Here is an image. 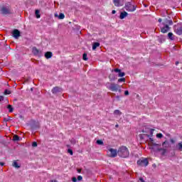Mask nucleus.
I'll list each match as a JSON object with an SVG mask.
<instances>
[{
    "mask_svg": "<svg viewBox=\"0 0 182 182\" xmlns=\"http://www.w3.org/2000/svg\"><path fill=\"white\" fill-rule=\"evenodd\" d=\"M0 166H5V163H4V162H0Z\"/></svg>",
    "mask_w": 182,
    "mask_h": 182,
    "instance_id": "nucleus-45",
    "label": "nucleus"
},
{
    "mask_svg": "<svg viewBox=\"0 0 182 182\" xmlns=\"http://www.w3.org/2000/svg\"><path fill=\"white\" fill-rule=\"evenodd\" d=\"M116 98L117 99V100H120V96L119 95H117Z\"/></svg>",
    "mask_w": 182,
    "mask_h": 182,
    "instance_id": "nucleus-43",
    "label": "nucleus"
},
{
    "mask_svg": "<svg viewBox=\"0 0 182 182\" xmlns=\"http://www.w3.org/2000/svg\"><path fill=\"white\" fill-rule=\"evenodd\" d=\"M114 114H116L117 116H121L122 112L119 109H116L114 111Z\"/></svg>",
    "mask_w": 182,
    "mask_h": 182,
    "instance_id": "nucleus-26",
    "label": "nucleus"
},
{
    "mask_svg": "<svg viewBox=\"0 0 182 182\" xmlns=\"http://www.w3.org/2000/svg\"><path fill=\"white\" fill-rule=\"evenodd\" d=\"M162 146L164 148H161V145L159 146L156 147V151H162V156H164L166 153L167 152V149L170 147V143H168L167 141H165L163 142Z\"/></svg>",
    "mask_w": 182,
    "mask_h": 182,
    "instance_id": "nucleus-3",
    "label": "nucleus"
},
{
    "mask_svg": "<svg viewBox=\"0 0 182 182\" xmlns=\"http://www.w3.org/2000/svg\"><path fill=\"white\" fill-rule=\"evenodd\" d=\"M49 182H58L56 180H50Z\"/></svg>",
    "mask_w": 182,
    "mask_h": 182,
    "instance_id": "nucleus-49",
    "label": "nucleus"
},
{
    "mask_svg": "<svg viewBox=\"0 0 182 182\" xmlns=\"http://www.w3.org/2000/svg\"><path fill=\"white\" fill-rule=\"evenodd\" d=\"M7 109H9V113L14 112V107H12V105H7Z\"/></svg>",
    "mask_w": 182,
    "mask_h": 182,
    "instance_id": "nucleus-25",
    "label": "nucleus"
},
{
    "mask_svg": "<svg viewBox=\"0 0 182 182\" xmlns=\"http://www.w3.org/2000/svg\"><path fill=\"white\" fill-rule=\"evenodd\" d=\"M41 11L39 10H36L35 11V15H36V18H37V19H39V18H41Z\"/></svg>",
    "mask_w": 182,
    "mask_h": 182,
    "instance_id": "nucleus-22",
    "label": "nucleus"
},
{
    "mask_svg": "<svg viewBox=\"0 0 182 182\" xmlns=\"http://www.w3.org/2000/svg\"><path fill=\"white\" fill-rule=\"evenodd\" d=\"M117 151H118L117 149L111 148L109 149V151L107 152V155L109 156V157L114 158L118 154Z\"/></svg>",
    "mask_w": 182,
    "mask_h": 182,
    "instance_id": "nucleus-8",
    "label": "nucleus"
},
{
    "mask_svg": "<svg viewBox=\"0 0 182 182\" xmlns=\"http://www.w3.org/2000/svg\"><path fill=\"white\" fill-rule=\"evenodd\" d=\"M97 144H99L100 146L103 145V141L100 139L97 140Z\"/></svg>",
    "mask_w": 182,
    "mask_h": 182,
    "instance_id": "nucleus-31",
    "label": "nucleus"
},
{
    "mask_svg": "<svg viewBox=\"0 0 182 182\" xmlns=\"http://www.w3.org/2000/svg\"><path fill=\"white\" fill-rule=\"evenodd\" d=\"M122 82H126V78H124V77H122V78H119V79H118V82L119 83H122Z\"/></svg>",
    "mask_w": 182,
    "mask_h": 182,
    "instance_id": "nucleus-29",
    "label": "nucleus"
},
{
    "mask_svg": "<svg viewBox=\"0 0 182 182\" xmlns=\"http://www.w3.org/2000/svg\"><path fill=\"white\" fill-rule=\"evenodd\" d=\"M11 90H4V95H11Z\"/></svg>",
    "mask_w": 182,
    "mask_h": 182,
    "instance_id": "nucleus-32",
    "label": "nucleus"
},
{
    "mask_svg": "<svg viewBox=\"0 0 182 182\" xmlns=\"http://www.w3.org/2000/svg\"><path fill=\"white\" fill-rule=\"evenodd\" d=\"M72 181L73 182H77V178H76V177H73L72 178Z\"/></svg>",
    "mask_w": 182,
    "mask_h": 182,
    "instance_id": "nucleus-38",
    "label": "nucleus"
},
{
    "mask_svg": "<svg viewBox=\"0 0 182 182\" xmlns=\"http://www.w3.org/2000/svg\"><path fill=\"white\" fill-rule=\"evenodd\" d=\"M58 19H65V14L60 13L58 16Z\"/></svg>",
    "mask_w": 182,
    "mask_h": 182,
    "instance_id": "nucleus-27",
    "label": "nucleus"
},
{
    "mask_svg": "<svg viewBox=\"0 0 182 182\" xmlns=\"http://www.w3.org/2000/svg\"><path fill=\"white\" fill-rule=\"evenodd\" d=\"M30 126L33 130H36V129H39V122L31 120L30 122Z\"/></svg>",
    "mask_w": 182,
    "mask_h": 182,
    "instance_id": "nucleus-9",
    "label": "nucleus"
},
{
    "mask_svg": "<svg viewBox=\"0 0 182 182\" xmlns=\"http://www.w3.org/2000/svg\"><path fill=\"white\" fill-rule=\"evenodd\" d=\"M124 95H125V96H129V91H128V90H126V91L124 92Z\"/></svg>",
    "mask_w": 182,
    "mask_h": 182,
    "instance_id": "nucleus-40",
    "label": "nucleus"
},
{
    "mask_svg": "<svg viewBox=\"0 0 182 182\" xmlns=\"http://www.w3.org/2000/svg\"><path fill=\"white\" fill-rule=\"evenodd\" d=\"M4 100V96H0V102H2Z\"/></svg>",
    "mask_w": 182,
    "mask_h": 182,
    "instance_id": "nucleus-41",
    "label": "nucleus"
},
{
    "mask_svg": "<svg viewBox=\"0 0 182 182\" xmlns=\"http://www.w3.org/2000/svg\"><path fill=\"white\" fill-rule=\"evenodd\" d=\"M162 21H163V20H162L161 18H159V19H158V22H159V23H161Z\"/></svg>",
    "mask_w": 182,
    "mask_h": 182,
    "instance_id": "nucleus-42",
    "label": "nucleus"
},
{
    "mask_svg": "<svg viewBox=\"0 0 182 182\" xmlns=\"http://www.w3.org/2000/svg\"><path fill=\"white\" fill-rule=\"evenodd\" d=\"M168 39H169V41H174L176 39L174 38V34H173V33H168Z\"/></svg>",
    "mask_w": 182,
    "mask_h": 182,
    "instance_id": "nucleus-19",
    "label": "nucleus"
},
{
    "mask_svg": "<svg viewBox=\"0 0 182 182\" xmlns=\"http://www.w3.org/2000/svg\"><path fill=\"white\" fill-rule=\"evenodd\" d=\"M146 137H150V135L146 134Z\"/></svg>",
    "mask_w": 182,
    "mask_h": 182,
    "instance_id": "nucleus-51",
    "label": "nucleus"
},
{
    "mask_svg": "<svg viewBox=\"0 0 182 182\" xmlns=\"http://www.w3.org/2000/svg\"><path fill=\"white\" fill-rule=\"evenodd\" d=\"M32 53L35 56H38L39 58L42 56V51L39 50L36 47L33 48Z\"/></svg>",
    "mask_w": 182,
    "mask_h": 182,
    "instance_id": "nucleus-10",
    "label": "nucleus"
},
{
    "mask_svg": "<svg viewBox=\"0 0 182 182\" xmlns=\"http://www.w3.org/2000/svg\"><path fill=\"white\" fill-rule=\"evenodd\" d=\"M178 149L180 151H182V141L178 144Z\"/></svg>",
    "mask_w": 182,
    "mask_h": 182,
    "instance_id": "nucleus-28",
    "label": "nucleus"
},
{
    "mask_svg": "<svg viewBox=\"0 0 182 182\" xmlns=\"http://www.w3.org/2000/svg\"><path fill=\"white\" fill-rule=\"evenodd\" d=\"M136 163L140 167H147V166H149V160L146 158L140 159Z\"/></svg>",
    "mask_w": 182,
    "mask_h": 182,
    "instance_id": "nucleus-6",
    "label": "nucleus"
},
{
    "mask_svg": "<svg viewBox=\"0 0 182 182\" xmlns=\"http://www.w3.org/2000/svg\"><path fill=\"white\" fill-rule=\"evenodd\" d=\"M108 77L111 81L116 80V76L114 74H110Z\"/></svg>",
    "mask_w": 182,
    "mask_h": 182,
    "instance_id": "nucleus-23",
    "label": "nucleus"
},
{
    "mask_svg": "<svg viewBox=\"0 0 182 182\" xmlns=\"http://www.w3.org/2000/svg\"><path fill=\"white\" fill-rule=\"evenodd\" d=\"M13 140L14 141H19V140H21V138L18 135H14L13 136Z\"/></svg>",
    "mask_w": 182,
    "mask_h": 182,
    "instance_id": "nucleus-24",
    "label": "nucleus"
},
{
    "mask_svg": "<svg viewBox=\"0 0 182 182\" xmlns=\"http://www.w3.org/2000/svg\"><path fill=\"white\" fill-rule=\"evenodd\" d=\"M120 1H121V0H113L114 5L115 6H122L123 4H122L120 3Z\"/></svg>",
    "mask_w": 182,
    "mask_h": 182,
    "instance_id": "nucleus-17",
    "label": "nucleus"
},
{
    "mask_svg": "<svg viewBox=\"0 0 182 182\" xmlns=\"http://www.w3.org/2000/svg\"><path fill=\"white\" fill-rule=\"evenodd\" d=\"M77 173H82V169H77Z\"/></svg>",
    "mask_w": 182,
    "mask_h": 182,
    "instance_id": "nucleus-46",
    "label": "nucleus"
},
{
    "mask_svg": "<svg viewBox=\"0 0 182 182\" xmlns=\"http://www.w3.org/2000/svg\"><path fill=\"white\" fill-rule=\"evenodd\" d=\"M77 180H78V181H82V180H83V177H82V176H78Z\"/></svg>",
    "mask_w": 182,
    "mask_h": 182,
    "instance_id": "nucleus-37",
    "label": "nucleus"
},
{
    "mask_svg": "<svg viewBox=\"0 0 182 182\" xmlns=\"http://www.w3.org/2000/svg\"><path fill=\"white\" fill-rule=\"evenodd\" d=\"M115 127H119V124H116V125H115Z\"/></svg>",
    "mask_w": 182,
    "mask_h": 182,
    "instance_id": "nucleus-52",
    "label": "nucleus"
},
{
    "mask_svg": "<svg viewBox=\"0 0 182 182\" xmlns=\"http://www.w3.org/2000/svg\"><path fill=\"white\" fill-rule=\"evenodd\" d=\"M170 141H171V143H172V144H174L176 143V141L173 139H171Z\"/></svg>",
    "mask_w": 182,
    "mask_h": 182,
    "instance_id": "nucleus-39",
    "label": "nucleus"
},
{
    "mask_svg": "<svg viewBox=\"0 0 182 182\" xmlns=\"http://www.w3.org/2000/svg\"><path fill=\"white\" fill-rule=\"evenodd\" d=\"M168 25H173V21L166 19L162 23L159 25L161 32L162 33H167L171 29L170 26Z\"/></svg>",
    "mask_w": 182,
    "mask_h": 182,
    "instance_id": "nucleus-1",
    "label": "nucleus"
},
{
    "mask_svg": "<svg viewBox=\"0 0 182 182\" xmlns=\"http://www.w3.org/2000/svg\"><path fill=\"white\" fill-rule=\"evenodd\" d=\"M1 14L3 15H8V14H9V10L8 9H6V7H3L1 9Z\"/></svg>",
    "mask_w": 182,
    "mask_h": 182,
    "instance_id": "nucleus-16",
    "label": "nucleus"
},
{
    "mask_svg": "<svg viewBox=\"0 0 182 182\" xmlns=\"http://www.w3.org/2000/svg\"><path fill=\"white\" fill-rule=\"evenodd\" d=\"M128 14L126 11L122 12L119 16V19H124L127 16Z\"/></svg>",
    "mask_w": 182,
    "mask_h": 182,
    "instance_id": "nucleus-18",
    "label": "nucleus"
},
{
    "mask_svg": "<svg viewBox=\"0 0 182 182\" xmlns=\"http://www.w3.org/2000/svg\"><path fill=\"white\" fill-rule=\"evenodd\" d=\"M136 6L132 4V2H127L125 4V9H127L129 12H134L136 11Z\"/></svg>",
    "mask_w": 182,
    "mask_h": 182,
    "instance_id": "nucleus-7",
    "label": "nucleus"
},
{
    "mask_svg": "<svg viewBox=\"0 0 182 182\" xmlns=\"http://www.w3.org/2000/svg\"><path fill=\"white\" fill-rule=\"evenodd\" d=\"M32 146L33 147H38V143L36 141H34L32 143Z\"/></svg>",
    "mask_w": 182,
    "mask_h": 182,
    "instance_id": "nucleus-36",
    "label": "nucleus"
},
{
    "mask_svg": "<svg viewBox=\"0 0 182 182\" xmlns=\"http://www.w3.org/2000/svg\"><path fill=\"white\" fill-rule=\"evenodd\" d=\"M12 36L15 39H18L19 36H21V31H19V30H18V29L13 30Z\"/></svg>",
    "mask_w": 182,
    "mask_h": 182,
    "instance_id": "nucleus-11",
    "label": "nucleus"
},
{
    "mask_svg": "<svg viewBox=\"0 0 182 182\" xmlns=\"http://www.w3.org/2000/svg\"><path fill=\"white\" fill-rule=\"evenodd\" d=\"M173 31L176 35H182V23H178L173 26Z\"/></svg>",
    "mask_w": 182,
    "mask_h": 182,
    "instance_id": "nucleus-5",
    "label": "nucleus"
},
{
    "mask_svg": "<svg viewBox=\"0 0 182 182\" xmlns=\"http://www.w3.org/2000/svg\"><path fill=\"white\" fill-rule=\"evenodd\" d=\"M149 140H150V141L151 142L152 146H154L156 147V148L160 146L159 144H156V143L154 142V140L153 139V138H149Z\"/></svg>",
    "mask_w": 182,
    "mask_h": 182,
    "instance_id": "nucleus-21",
    "label": "nucleus"
},
{
    "mask_svg": "<svg viewBox=\"0 0 182 182\" xmlns=\"http://www.w3.org/2000/svg\"><path fill=\"white\" fill-rule=\"evenodd\" d=\"M118 156L119 157H122L123 159H127V157H129L130 156V152H129V149L127 147L122 146H120L118 149Z\"/></svg>",
    "mask_w": 182,
    "mask_h": 182,
    "instance_id": "nucleus-2",
    "label": "nucleus"
},
{
    "mask_svg": "<svg viewBox=\"0 0 182 182\" xmlns=\"http://www.w3.org/2000/svg\"><path fill=\"white\" fill-rule=\"evenodd\" d=\"M153 132H154V129H151V135L153 136Z\"/></svg>",
    "mask_w": 182,
    "mask_h": 182,
    "instance_id": "nucleus-48",
    "label": "nucleus"
},
{
    "mask_svg": "<svg viewBox=\"0 0 182 182\" xmlns=\"http://www.w3.org/2000/svg\"><path fill=\"white\" fill-rule=\"evenodd\" d=\"M70 143H71V144H76V140L75 139H72L70 140Z\"/></svg>",
    "mask_w": 182,
    "mask_h": 182,
    "instance_id": "nucleus-35",
    "label": "nucleus"
},
{
    "mask_svg": "<svg viewBox=\"0 0 182 182\" xmlns=\"http://www.w3.org/2000/svg\"><path fill=\"white\" fill-rule=\"evenodd\" d=\"M63 90L60 87H54L51 90L53 95H57V93H60Z\"/></svg>",
    "mask_w": 182,
    "mask_h": 182,
    "instance_id": "nucleus-12",
    "label": "nucleus"
},
{
    "mask_svg": "<svg viewBox=\"0 0 182 182\" xmlns=\"http://www.w3.org/2000/svg\"><path fill=\"white\" fill-rule=\"evenodd\" d=\"M12 166L14 167V168H21V164H18L16 161H13Z\"/></svg>",
    "mask_w": 182,
    "mask_h": 182,
    "instance_id": "nucleus-15",
    "label": "nucleus"
},
{
    "mask_svg": "<svg viewBox=\"0 0 182 182\" xmlns=\"http://www.w3.org/2000/svg\"><path fill=\"white\" fill-rule=\"evenodd\" d=\"M68 153H69L70 156H73V151L72 149H69L68 150Z\"/></svg>",
    "mask_w": 182,
    "mask_h": 182,
    "instance_id": "nucleus-34",
    "label": "nucleus"
},
{
    "mask_svg": "<svg viewBox=\"0 0 182 182\" xmlns=\"http://www.w3.org/2000/svg\"><path fill=\"white\" fill-rule=\"evenodd\" d=\"M99 46H100V43H97V42L94 43L92 44V50H96V48H99Z\"/></svg>",
    "mask_w": 182,
    "mask_h": 182,
    "instance_id": "nucleus-20",
    "label": "nucleus"
},
{
    "mask_svg": "<svg viewBox=\"0 0 182 182\" xmlns=\"http://www.w3.org/2000/svg\"><path fill=\"white\" fill-rule=\"evenodd\" d=\"M176 65H178V61H176Z\"/></svg>",
    "mask_w": 182,
    "mask_h": 182,
    "instance_id": "nucleus-50",
    "label": "nucleus"
},
{
    "mask_svg": "<svg viewBox=\"0 0 182 182\" xmlns=\"http://www.w3.org/2000/svg\"><path fill=\"white\" fill-rule=\"evenodd\" d=\"M114 72H115L116 73H118L119 77H123L124 76L126 75V73H124V72H122V70L119 68L114 69Z\"/></svg>",
    "mask_w": 182,
    "mask_h": 182,
    "instance_id": "nucleus-13",
    "label": "nucleus"
},
{
    "mask_svg": "<svg viewBox=\"0 0 182 182\" xmlns=\"http://www.w3.org/2000/svg\"><path fill=\"white\" fill-rule=\"evenodd\" d=\"M4 122H9V119H6V118H4Z\"/></svg>",
    "mask_w": 182,
    "mask_h": 182,
    "instance_id": "nucleus-47",
    "label": "nucleus"
},
{
    "mask_svg": "<svg viewBox=\"0 0 182 182\" xmlns=\"http://www.w3.org/2000/svg\"><path fill=\"white\" fill-rule=\"evenodd\" d=\"M156 137H157L158 139H162V137H163V134H161V133L157 134H156Z\"/></svg>",
    "mask_w": 182,
    "mask_h": 182,
    "instance_id": "nucleus-33",
    "label": "nucleus"
},
{
    "mask_svg": "<svg viewBox=\"0 0 182 182\" xmlns=\"http://www.w3.org/2000/svg\"><path fill=\"white\" fill-rule=\"evenodd\" d=\"M82 59H83V60H87V53H84L82 55Z\"/></svg>",
    "mask_w": 182,
    "mask_h": 182,
    "instance_id": "nucleus-30",
    "label": "nucleus"
},
{
    "mask_svg": "<svg viewBox=\"0 0 182 182\" xmlns=\"http://www.w3.org/2000/svg\"><path fill=\"white\" fill-rule=\"evenodd\" d=\"M112 15H114V14H116V10H112Z\"/></svg>",
    "mask_w": 182,
    "mask_h": 182,
    "instance_id": "nucleus-44",
    "label": "nucleus"
},
{
    "mask_svg": "<svg viewBox=\"0 0 182 182\" xmlns=\"http://www.w3.org/2000/svg\"><path fill=\"white\" fill-rule=\"evenodd\" d=\"M44 56H45L46 59H50V58H52V56H53V53H52V52H50V51H47L44 54Z\"/></svg>",
    "mask_w": 182,
    "mask_h": 182,
    "instance_id": "nucleus-14",
    "label": "nucleus"
},
{
    "mask_svg": "<svg viewBox=\"0 0 182 182\" xmlns=\"http://www.w3.org/2000/svg\"><path fill=\"white\" fill-rule=\"evenodd\" d=\"M108 85H109L107 87V88L109 90H111V92H122L120 86L118 84L108 82Z\"/></svg>",
    "mask_w": 182,
    "mask_h": 182,
    "instance_id": "nucleus-4",
    "label": "nucleus"
}]
</instances>
